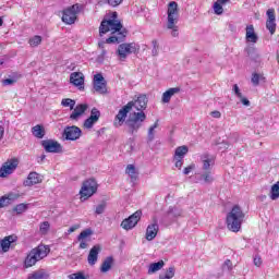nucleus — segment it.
Returning <instances> with one entry per match:
<instances>
[{"mask_svg": "<svg viewBox=\"0 0 279 279\" xmlns=\"http://www.w3.org/2000/svg\"><path fill=\"white\" fill-rule=\"evenodd\" d=\"M254 266L255 267H260L263 265V258H260L259 255H255L253 259Z\"/></svg>", "mask_w": 279, "mask_h": 279, "instance_id": "nucleus-50", "label": "nucleus"}, {"mask_svg": "<svg viewBox=\"0 0 279 279\" xmlns=\"http://www.w3.org/2000/svg\"><path fill=\"white\" fill-rule=\"evenodd\" d=\"M245 219V213L241 209V206L234 205L230 213L227 214L226 223L228 230L231 232H239L241 226H243V220Z\"/></svg>", "mask_w": 279, "mask_h": 279, "instance_id": "nucleus-3", "label": "nucleus"}, {"mask_svg": "<svg viewBox=\"0 0 279 279\" xmlns=\"http://www.w3.org/2000/svg\"><path fill=\"white\" fill-rule=\"evenodd\" d=\"M27 210V205L25 204H19L13 208V213H16V215H23Z\"/></svg>", "mask_w": 279, "mask_h": 279, "instance_id": "nucleus-37", "label": "nucleus"}, {"mask_svg": "<svg viewBox=\"0 0 279 279\" xmlns=\"http://www.w3.org/2000/svg\"><path fill=\"white\" fill-rule=\"evenodd\" d=\"M233 92L239 99L243 98V94H241V89L239 88V85H236V84L233 85Z\"/></svg>", "mask_w": 279, "mask_h": 279, "instance_id": "nucleus-51", "label": "nucleus"}, {"mask_svg": "<svg viewBox=\"0 0 279 279\" xmlns=\"http://www.w3.org/2000/svg\"><path fill=\"white\" fill-rule=\"evenodd\" d=\"M178 93H180V87H172L166 90L162 94V98H161L162 104H169V101H171V97H173V95H178Z\"/></svg>", "mask_w": 279, "mask_h": 279, "instance_id": "nucleus-22", "label": "nucleus"}, {"mask_svg": "<svg viewBox=\"0 0 279 279\" xmlns=\"http://www.w3.org/2000/svg\"><path fill=\"white\" fill-rule=\"evenodd\" d=\"M33 135H35L36 138H44L45 137V128L43 125L37 124L32 128Z\"/></svg>", "mask_w": 279, "mask_h": 279, "instance_id": "nucleus-28", "label": "nucleus"}, {"mask_svg": "<svg viewBox=\"0 0 279 279\" xmlns=\"http://www.w3.org/2000/svg\"><path fill=\"white\" fill-rule=\"evenodd\" d=\"M156 128H158V121H156L154 123V125L150 126L149 130H148V141H149V143H151V141H154V130H156Z\"/></svg>", "mask_w": 279, "mask_h": 279, "instance_id": "nucleus-40", "label": "nucleus"}, {"mask_svg": "<svg viewBox=\"0 0 279 279\" xmlns=\"http://www.w3.org/2000/svg\"><path fill=\"white\" fill-rule=\"evenodd\" d=\"M95 193H97V181H95L94 179H88L83 182V186L80 191L81 197L88 199V197H93Z\"/></svg>", "mask_w": 279, "mask_h": 279, "instance_id": "nucleus-8", "label": "nucleus"}, {"mask_svg": "<svg viewBox=\"0 0 279 279\" xmlns=\"http://www.w3.org/2000/svg\"><path fill=\"white\" fill-rule=\"evenodd\" d=\"M40 182H43V179H40V174H38V172H29L23 184L25 186H34L36 184H40Z\"/></svg>", "mask_w": 279, "mask_h": 279, "instance_id": "nucleus-18", "label": "nucleus"}, {"mask_svg": "<svg viewBox=\"0 0 279 279\" xmlns=\"http://www.w3.org/2000/svg\"><path fill=\"white\" fill-rule=\"evenodd\" d=\"M228 1H230V0H218V3H220L221 5H226V3H228Z\"/></svg>", "mask_w": 279, "mask_h": 279, "instance_id": "nucleus-63", "label": "nucleus"}, {"mask_svg": "<svg viewBox=\"0 0 279 279\" xmlns=\"http://www.w3.org/2000/svg\"><path fill=\"white\" fill-rule=\"evenodd\" d=\"M107 203L106 202H101L99 205L96 206V215H104V213H106V207H107Z\"/></svg>", "mask_w": 279, "mask_h": 279, "instance_id": "nucleus-39", "label": "nucleus"}, {"mask_svg": "<svg viewBox=\"0 0 279 279\" xmlns=\"http://www.w3.org/2000/svg\"><path fill=\"white\" fill-rule=\"evenodd\" d=\"M240 101H241V104H243V106H250V104H251L250 100L243 96H242V98H240Z\"/></svg>", "mask_w": 279, "mask_h": 279, "instance_id": "nucleus-57", "label": "nucleus"}, {"mask_svg": "<svg viewBox=\"0 0 279 279\" xmlns=\"http://www.w3.org/2000/svg\"><path fill=\"white\" fill-rule=\"evenodd\" d=\"M269 197L274 202L276 199H278V197H279V181L277 183H275L274 185H271Z\"/></svg>", "mask_w": 279, "mask_h": 279, "instance_id": "nucleus-31", "label": "nucleus"}, {"mask_svg": "<svg viewBox=\"0 0 279 279\" xmlns=\"http://www.w3.org/2000/svg\"><path fill=\"white\" fill-rule=\"evenodd\" d=\"M175 161V167L177 169H182V165H183V159H180V158H174Z\"/></svg>", "mask_w": 279, "mask_h": 279, "instance_id": "nucleus-56", "label": "nucleus"}, {"mask_svg": "<svg viewBox=\"0 0 279 279\" xmlns=\"http://www.w3.org/2000/svg\"><path fill=\"white\" fill-rule=\"evenodd\" d=\"M19 197H21V194L19 193H9L5 198L9 202H15V199H19Z\"/></svg>", "mask_w": 279, "mask_h": 279, "instance_id": "nucleus-49", "label": "nucleus"}, {"mask_svg": "<svg viewBox=\"0 0 279 279\" xmlns=\"http://www.w3.org/2000/svg\"><path fill=\"white\" fill-rule=\"evenodd\" d=\"M80 13V4H74L63 10L62 22L65 25H73L77 21V14Z\"/></svg>", "mask_w": 279, "mask_h": 279, "instance_id": "nucleus-7", "label": "nucleus"}, {"mask_svg": "<svg viewBox=\"0 0 279 279\" xmlns=\"http://www.w3.org/2000/svg\"><path fill=\"white\" fill-rule=\"evenodd\" d=\"M158 223L155 222L153 225H149L146 229V241H154L155 236H158Z\"/></svg>", "mask_w": 279, "mask_h": 279, "instance_id": "nucleus-20", "label": "nucleus"}, {"mask_svg": "<svg viewBox=\"0 0 279 279\" xmlns=\"http://www.w3.org/2000/svg\"><path fill=\"white\" fill-rule=\"evenodd\" d=\"M41 147H44L45 151L48 154H61L62 145L53 140H45L41 142Z\"/></svg>", "mask_w": 279, "mask_h": 279, "instance_id": "nucleus-11", "label": "nucleus"}, {"mask_svg": "<svg viewBox=\"0 0 279 279\" xmlns=\"http://www.w3.org/2000/svg\"><path fill=\"white\" fill-rule=\"evenodd\" d=\"M266 14L268 16L267 21L276 22V10L268 9Z\"/></svg>", "mask_w": 279, "mask_h": 279, "instance_id": "nucleus-45", "label": "nucleus"}, {"mask_svg": "<svg viewBox=\"0 0 279 279\" xmlns=\"http://www.w3.org/2000/svg\"><path fill=\"white\" fill-rule=\"evenodd\" d=\"M94 90L99 95H106V93H108V88L106 87V78H104V75H94Z\"/></svg>", "mask_w": 279, "mask_h": 279, "instance_id": "nucleus-12", "label": "nucleus"}, {"mask_svg": "<svg viewBox=\"0 0 279 279\" xmlns=\"http://www.w3.org/2000/svg\"><path fill=\"white\" fill-rule=\"evenodd\" d=\"M246 40L247 43H258V35L254 31V25L246 26Z\"/></svg>", "mask_w": 279, "mask_h": 279, "instance_id": "nucleus-23", "label": "nucleus"}, {"mask_svg": "<svg viewBox=\"0 0 279 279\" xmlns=\"http://www.w3.org/2000/svg\"><path fill=\"white\" fill-rule=\"evenodd\" d=\"M210 116H211L214 119H221V112H220V111H211V112H210Z\"/></svg>", "mask_w": 279, "mask_h": 279, "instance_id": "nucleus-54", "label": "nucleus"}, {"mask_svg": "<svg viewBox=\"0 0 279 279\" xmlns=\"http://www.w3.org/2000/svg\"><path fill=\"white\" fill-rule=\"evenodd\" d=\"M86 247H88V243L82 241V242L80 243V248H81V250H86Z\"/></svg>", "mask_w": 279, "mask_h": 279, "instance_id": "nucleus-61", "label": "nucleus"}, {"mask_svg": "<svg viewBox=\"0 0 279 279\" xmlns=\"http://www.w3.org/2000/svg\"><path fill=\"white\" fill-rule=\"evenodd\" d=\"M189 154L187 146H179L174 151V158L184 159V156Z\"/></svg>", "mask_w": 279, "mask_h": 279, "instance_id": "nucleus-29", "label": "nucleus"}, {"mask_svg": "<svg viewBox=\"0 0 279 279\" xmlns=\"http://www.w3.org/2000/svg\"><path fill=\"white\" fill-rule=\"evenodd\" d=\"M138 49H141V47L135 43L120 44L118 46L117 54L119 57V60H121V62H125V60L128 59V56H132V53H136Z\"/></svg>", "mask_w": 279, "mask_h": 279, "instance_id": "nucleus-6", "label": "nucleus"}, {"mask_svg": "<svg viewBox=\"0 0 279 279\" xmlns=\"http://www.w3.org/2000/svg\"><path fill=\"white\" fill-rule=\"evenodd\" d=\"M49 252H50L49 246H46L43 244L33 248L25 258V262H24L25 267L26 268L34 267V265H36L38 260H43V258H46Z\"/></svg>", "mask_w": 279, "mask_h": 279, "instance_id": "nucleus-5", "label": "nucleus"}, {"mask_svg": "<svg viewBox=\"0 0 279 279\" xmlns=\"http://www.w3.org/2000/svg\"><path fill=\"white\" fill-rule=\"evenodd\" d=\"M17 240L19 238L15 234L5 236L1 241L2 252H10V245H12V243H16Z\"/></svg>", "mask_w": 279, "mask_h": 279, "instance_id": "nucleus-19", "label": "nucleus"}, {"mask_svg": "<svg viewBox=\"0 0 279 279\" xmlns=\"http://www.w3.org/2000/svg\"><path fill=\"white\" fill-rule=\"evenodd\" d=\"M75 230H80V225H74L70 227V229L68 230V234H72V232H75Z\"/></svg>", "mask_w": 279, "mask_h": 279, "instance_id": "nucleus-53", "label": "nucleus"}, {"mask_svg": "<svg viewBox=\"0 0 279 279\" xmlns=\"http://www.w3.org/2000/svg\"><path fill=\"white\" fill-rule=\"evenodd\" d=\"M233 268L234 266L232 265V260L230 259H227L222 265V269H227V271H232Z\"/></svg>", "mask_w": 279, "mask_h": 279, "instance_id": "nucleus-48", "label": "nucleus"}, {"mask_svg": "<svg viewBox=\"0 0 279 279\" xmlns=\"http://www.w3.org/2000/svg\"><path fill=\"white\" fill-rule=\"evenodd\" d=\"M61 105L64 108H70V110H73L75 108V100H73L71 98H64V99H62Z\"/></svg>", "mask_w": 279, "mask_h": 279, "instance_id": "nucleus-33", "label": "nucleus"}, {"mask_svg": "<svg viewBox=\"0 0 279 279\" xmlns=\"http://www.w3.org/2000/svg\"><path fill=\"white\" fill-rule=\"evenodd\" d=\"M142 215H143V211L141 210L135 211L129 218L124 219L121 222V228H123V230H132V228H136V225L138 223V221H141Z\"/></svg>", "mask_w": 279, "mask_h": 279, "instance_id": "nucleus-9", "label": "nucleus"}, {"mask_svg": "<svg viewBox=\"0 0 279 279\" xmlns=\"http://www.w3.org/2000/svg\"><path fill=\"white\" fill-rule=\"evenodd\" d=\"M167 215L168 217H173V218L182 217V209L178 207H169Z\"/></svg>", "mask_w": 279, "mask_h": 279, "instance_id": "nucleus-32", "label": "nucleus"}, {"mask_svg": "<svg viewBox=\"0 0 279 279\" xmlns=\"http://www.w3.org/2000/svg\"><path fill=\"white\" fill-rule=\"evenodd\" d=\"M167 15H168L167 28L172 29L171 36H173V38H178V35H179L178 21L180 19V9H178V2L175 1L169 2Z\"/></svg>", "mask_w": 279, "mask_h": 279, "instance_id": "nucleus-4", "label": "nucleus"}, {"mask_svg": "<svg viewBox=\"0 0 279 279\" xmlns=\"http://www.w3.org/2000/svg\"><path fill=\"white\" fill-rule=\"evenodd\" d=\"M5 202H7L5 196H2V197L0 198V208H3V206H8V204H5Z\"/></svg>", "mask_w": 279, "mask_h": 279, "instance_id": "nucleus-58", "label": "nucleus"}, {"mask_svg": "<svg viewBox=\"0 0 279 279\" xmlns=\"http://www.w3.org/2000/svg\"><path fill=\"white\" fill-rule=\"evenodd\" d=\"M43 43V37L35 35L33 38L29 39L31 47H38Z\"/></svg>", "mask_w": 279, "mask_h": 279, "instance_id": "nucleus-38", "label": "nucleus"}, {"mask_svg": "<svg viewBox=\"0 0 279 279\" xmlns=\"http://www.w3.org/2000/svg\"><path fill=\"white\" fill-rule=\"evenodd\" d=\"M251 82H252L253 86H258L260 84V74L253 73Z\"/></svg>", "mask_w": 279, "mask_h": 279, "instance_id": "nucleus-46", "label": "nucleus"}, {"mask_svg": "<svg viewBox=\"0 0 279 279\" xmlns=\"http://www.w3.org/2000/svg\"><path fill=\"white\" fill-rule=\"evenodd\" d=\"M111 32V36L106 39L108 45L121 44L125 40V36L128 35V31L123 28V24L117 20V12H113V16L110 20H105L101 22L99 27L100 36L104 34H108Z\"/></svg>", "mask_w": 279, "mask_h": 279, "instance_id": "nucleus-2", "label": "nucleus"}, {"mask_svg": "<svg viewBox=\"0 0 279 279\" xmlns=\"http://www.w3.org/2000/svg\"><path fill=\"white\" fill-rule=\"evenodd\" d=\"M194 167L195 166H189V167L184 168V170H183L184 175H189L191 173V171H193Z\"/></svg>", "mask_w": 279, "mask_h": 279, "instance_id": "nucleus-55", "label": "nucleus"}, {"mask_svg": "<svg viewBox=\"0 0 279 279\" xmlns=\"http://www.w3.org/2000/svg\"><path fill=\"white\" fill-rule=\"evenodd\" d=\"M104 45H106V41H100V43L98 44V46H99L100 49H104Z\"/></svg>", "mask_w": 279, "mask_h": 279, "instance_id": "nucleus-64", "label": "nucleus"}, {"mask_svg": "<svg viewBox=\"0 0 279 279\" xmlns=\"http://www.w3.org/2000/svg\"><path fill=\"white\" fill-rule=\"evenodd\" d=\"M214 11H215V14H218V15L223 14V7L219 1L214 3Z\"/></svg>", "mask_w": 279, "mask_h": 279, "instance_id": "nucleus-42", "label": "nucleus"}, {"mask_svg": "<svg viewBox=\"0 0 279 279\" xmlns=\"http://www.w3.org/2000/svg\"><path fill=\"white\" fill-rule=\"evenodd\" d=\"M151 45H153L151 56L156 57L158 56V51L160 49V46L158 45V40L154 39L151 41Z\"/></svg>", "mask_w": 279, "mask_h": 279, "instance_id": "nucleus-41", "label": "nucleus"}, {"mask_svg": "<svg viewBox=\"0 0 279 279\" xmlns=\"http://www.w3.org/2000/svg\"><path fill=\"white\" fill-rule=\"evenodd\" d=\"M16 81L14 78H5L3 81V85L4 86H12V84H14Z\"/></svg>", "mask_w": 279, "mask_h": 279, "instance_id": "nucleus-52", "label": "nucleus"}, {"mask_svg": "<svg viewBox=\"0 0 279 279\" xmlns=\"http://www.w3.org/2000/svg\"><path fill=\"white\" fill-rule=\"evenodd\" d=\"M201 162L203 171H213V167H215V156L204 153L201 155Z\"/></svg>", "mask_w": 279, "mask_h": 279, "instance_id": "nucleus-14", "label": "nucleus"}, {"mask_svg": "<svg viewBox=\"0 0 279 279\" xmlns=\"http://www.w3.org/2000/svg\"><path fill=\"white\" fill-rule=\"evenodd\" d=\"M173 276H175V268L170 267L165 275L159 276V279H171Z\"/></svg>", "mask_w": 279, "mask_h": 279, "instance_id": "nucleus-35", "label": "nucleus"}, {"mask_svg": "<svg viewBox=\"0 0 279 279\" xmlns=\"http://www.w3.org/2000/svg\"><path fill=\"white\" fill-rule=\"evenodd\" d=\"M165 267V260H159L157 263H151L148 266V275L151 276V274H156V271H160Z\"/></svg>", "mask_w": 279, "mask_h": 279, "instance_id": "nucleus-27", "label": "nucleus"}, {"mask_svg": "<svg viewBox=\"0 0 279 279\" xmlns=\"http://www.w3.org/2000/svg\"><path fill=\"white\" fill-rule=\"evenodd\" d=\"M72 113L70 114L71 121H78L80 117L84 114L88 110V105L86 104H80L74 109H72Z\"/></svg>", "mask_w": 279, "mask_h": 279, "instance_id": "nucleus-16", "label": "nucleus"}, {"mask_svg": "<svg viewBox=\"0 0 279 279\" xmlns=\"http://www.w3.org/2000/svg\"><path fill=\"white\" fill-rule=\"evenodd\" d=\"M106 3H108V5L111 8H119V5L123 3V0H106Z\"/></svg>", "mask_w": 279, "mask_h": 279, "instance_id": "nucleus-47", "label": "nucleus"}, {"mask_svg": "<svg viewBox=\"0 0 279 279\" xmlns=\"http://www.w3.org/2000/svg\"><path fill=\"white\" fill-rule=\"evenodd\" d=\"M63 136L66 141H77L82 136V129L75 125L66 126L63 131Z\"/></svg>", "mask_w": 279, "mask_h": 279, "instance_id": "nucleus-13", "label": "nucleus"}, {"mask_svg": "<svg viewBox=\"0 0 279 279\" xmlns=\"http://www.w3.org/2000/svg\"><path fill=\"white\" fill-rule=\"evenodd\" d=\"M70 82L74 86H84V74L82 72H74L70 75Z\"/></svg>", "mask_w": 279, "mask_h": 279, "instance_id": "nucleus-21", "label": "nucleus"}, {"mask_svg": "<svg viewBox=\"0 0 279 279\" xmlns=\"http://www.w3.org/2000/svg\"><path fill=\"white\" fill-rule=\"evenodd\" d=\"M69 278H70V279H88V278L84 275V272H82V271L71 274V275H69Z\"/></svg>", "mask_w": 279, "mask_h": 279, "instance_id": "nucleus-44", "label": "nucleus"}, {"mask_svg": "<svg viewBox=\"0 0 279 279\" xmlns=\"http://www.w3.org/2000/svg\"><path fill=\"white\" fill-rule=\"evenodd\" d=\"M88 236H93V229L82 231L77 236V241H84V239H88Z\"/></svg>", "mask_w": 279, "mask_h": 279, "instance_id": "nucleus-34", "label": "nucleus"}, {"mask_svg": "<svg viewBox=\"0 0 279 279\" xmlns=\"http://www.w3.org/2000/svg\"><path fill=\"white\" fill-rule=\"evenodd\" d=\"M27 279H49V275L40 269L29 275Z\"/></svg>", "mask_w": 279, "mask_h": 279, "instance_id": "nucleus-30", "label": "nucleus"}, {"mask_svg": "<svg viewBox=\"0 0 279 279\" xmlns=\"http://www.w3.org/2000/svg\"><path fill=\"white\" fill-rule=\"evenodd\" d=\"M99 117H101V112L98 111L97 108H93L92 111H90V117L87 118V119L84 121L83 126H84L86 130L93 129V125H95V123H97V121H99Z\"/></svg>", "mask_w": 279, "mask_h": 279, "instance_id": "nucleus-15", "label": "nucleus"}, {"mask_svg": "<svg viewBox=\"0 0 279 279\" xmlns=\"http://www.w3.org/2000/svg\"><path fill=\"white\" fill-rule=\"evenodd\" d=\"M113 264H114V258H112V256L107 257V258L102 262V264H101L100 271H101L102 274H107V271H108L109 269H112V265H113Z\"/></svg>", "mask_w": 279, "mask_h": 279, "instance_id": "nucleus-25", "label": "nucleus"}, {"mask_svg": "<svg viewBox=\"0 0 279 279\" xmlns=\"http://www.w3.org/2000/svg\"><path fill=\"white\" fill-rule=\"evenodd\" d=\"M204 172L201 174V180L205 184H213L215 182V177H213V170H203Z\"/></svg>", "mask_w": 279, "mask_h": 279, "instance_id": "nucleus-26", "label": "nucleus"}, {"mask_svg": "<svg viewBox=\"0 0 279 279\" xmlns=\"http://www.w3.org/2000/svg\"><path fill=\"white\" fill-rule=\"evenodd\" d=\"M99 252H101V246L99 244L94 245L90 251L89 254L87 256V263L88 265H96L97 260L99 258Z\"/></svg>", "mask_w": 279, "mask_h": 279, "instance_id": "nucleus-17", "label": "nucleus"}, {"mask_svg": "<svg viewBox=\"0 0 279 279\" xmlns=\"http://www.w3.org/2000/svg\"><path fill=\"white\" fill-rule=\"evenodd\" d=\"M50 228L51 225L49 223V221H44L39 226V232H41L43 234H47Z\"/></svg>", "mask_w": 279, "mask_h": 279, "instance_id": "nucleus-36", "label": "nucleus"}, {"mask_svg": "<svg viewBox=\"0 0 279 279\" xmlns=\"http://www.w3.org/2000/svg\"><path fill=\"white\" fill-rule=\"evenodd\" d=\"M266 28L270 32V34H276V22L266 21Z\"/></svg>", "mask_w": 279, "mask_h": 279, "instance_id": "nucleus-43", "label": "nucleus"}, {"mask_svg": "<svg viewBox=\"0 0 279 279\" xmlns=\"http://www.w3.org/2000/svg\"><path fill=\"white\" fill-rule=\"evenodd\" d=\"M220 145V149H228L230 147V144H228V142H222Z\"/></svg>", "mask_w": 279, "mask_h": 279, "instance_id": "nucleus-60", "label": "nucleus"}, {"mask_svg": "<svg viewBox=\"0 0 279 279\" xmlns=\"http://www.w3.org/2000/svg\"><path fill=\"white\" fill-rule=\"evenodd\" d=\"M5 202H7L5 196H2V197L0 198V208H3V206H8V204H5Z\"/></svg>", "mask_w": 279, "mask_h": 279, "instance_id": "nucleus-59", "label": "nucleus"}, {"mask_svg": "<svg viewBox=\"0 0 279 279\" xmlns=\"http://www.w3.org/2000/svg\"><path fill=\"white\" fill-rule=\"evenodd\" d=\"M147 95H140L137 99L128 102L121 108L114 118V128H121L123 123L126 125V132L134 136L143 128V123L147 121Z\"/></svg>", "mask_w": 279, "mask_h": 279, "instance_id": "nucleus-1", "label": "nucleus"}, {"mask_svg": "<svg viewBox=\"0 0 279 279\" xmlns=\"http://www.w3.org/2000/svg\"><path fill=\"white\" fill-rule=\"evenodd\" d=\"M4 129L3 126H0V141L3 138V134H4Z\"/></svg>", "mask_w": 279, "mask_h": 279, "instance_id": "nucleus-62", "label": "nucleus"}, {"mask_svg": "<svg viewBox=\"0 0 279 279\" xmlns=\"http://www.w3.org/2000/svg\"><path fill=\"white\" fill-rule=\"evenodd\" d=\"M125 173L131 178V182H136L138 180V170L134 165H128Z\"/></svg>", "mask_w": 279, "mask_h": 279, "instance_id": "nucleus-24", "label": "nucleus"}, {"mask_svg": "<svg viewBox=\"0 0 279 279\" xmlns=\"http://www.w3.org/2000/svg\"><path fill=\"white\" fill-rule=\"evenodd\" d=\"M16 167H19V160L16 159L8 160L0 168V178H8V175L14 173V171L16 170Z\"/></svg>", "mask_w": 279, "mask_h": 279, "instance_id": "nucleus-10", "label": "nucleus"}]
</instances>
